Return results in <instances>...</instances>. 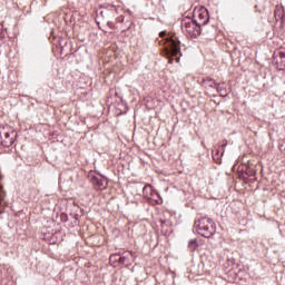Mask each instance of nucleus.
Listing matches in <instances>:
<instances>
[{
  "instance_id": "7",
  "label": "nucleus",
  "mask_w": 285,
  "mask_h": 285,
  "mask_svg": "<svg viewBox=\"0 0 285 285\" xmlns=\"http://www.w3.org/2000/svg\"><path fill=\"white\" fill-rule=\"evenodd\" d=\"M3 208H6V190H3V185L0 183V215L3 213Z\"/></svg>"
},
{
  "instance_id": "3",
  "label": "nucleus",
  "mask_w": 285,
  "mask_h": 285,
  "mask_svg": "<svg viewBox=\"0 0 285 285\" xmlns=\"http://www.w3.org/2000/svg\"><path fill=\"white\" fill-rule=\"evenodd\" d=\"M0 137L2 146L10 148L14 144V138L17 137V131L11 129L10 126H2L0 127Z\"/></svg>"
},
{
  "instance_id": "1",
  "label": "nucleus",
  "mask_w": 285,
  "mask_h": 285,
  "mask_svg": "<svg viewBox=\"0 0 285 285\" xmlns=\"http://www.w3.org/2000/svg\"><path fill=\"white\" fill-rule=\"evenodd\" d=\"M194 226L196 228V233L206 239H210V237L217 233V225L215 224V220L209 217H202L196 219Z\"/></svg>"
},
{
  "instance_id": "10",
  "label": "nucleus",
  "mask_w": 285,
  "mask_h": 285,
  "mask_svg": "<svg viewBox=\"0 0 285 285\" xmlns=\"http://www.w3.org/2000/svg\"><path fill=\"white\" fill-rule=\"evenodd\" d=\"M119 264H122V266H130L132 264V259H130V256L122 255L119 257Z\"/></svg>"
},
{
  "instance_id": "17",
  "label": "nucleus",
  "mask_w": 285,
  "mask_h": 285,
  "mask_svg": "<svg viewBox=\"0 0 285 285\" xmlns=\"http://www.w3.org/2000/svg\"><path fill=\"white\" fill-rule=\"evenodd\" d=\"M222 155H224V150H223Z\"/></svg>"
},
{
  "instance_id": "16",
  "label": "nucleus",
  "mask_w": 285,
  "mask_h": 285,
  "mask_svg": "<svg viewBox=\"0 0 285 285\" xmlns=\"http://www.w3.org/2000/svg\"><path fill=\"white\" fill-rule=\"evenodd\" d=\"M177 63H179V58H176Z\"/></svg>"
},
{
  "instance_id": "6",
  "label": "nucleus",
  "mask_w": 285,
  "mask_h": 285,
  "mask_svg": "<svg viewBox=\"0 0 285 285\" xmlns=\"http://www.w3.org/2000/svg\"><path fill=\"white\" fill-rule=\"evenodd\" d=\"M92 184L94 186H98L99 190H104L106 188V185L108 184L105 178L94 176L92 177Z\"/></svg>"
},
{
  "instance_id": "13",
  "label": "nucleus",
  "mask_w": 285,
  "mask_h": 285,
  "mask_svg": "<svg viewBox=\"0 0 285 285\" xmlns=\"http://www.w3.org/2000/svg\"><path fill=\"white\" fill-rule=\"evenodd\" d=\"M119 257H121V256H119V254H114V255L110 256L109 259H110V262L115 263V262H119Z\"/></svg>"
},
{
  "instance_id": "15",
  "label": "nucleus",
  "mask_w": 285,
  "mask_h": 285,
  "mask_svg": "<svg viewBox=\"0 0 285 285\" xmlns=\"http://www.w3.org/2000/svg\"><path fill=\"white\" fill-rule=\"evenodd\" d=\"M226 146H228V140H227V139H224V140H223V144H222V148H226Z\"/></svg>"
},
{
  "instance_id": "5",
  "label": "nucleus",
  "mask_w": 285,
  "mask_h": 285,
  "mask_svg": "<svg viewBox=\"0 0 285 285\" xmlns=\"http://www.w3.org/2000/svg\"><path fill=\"white\" fill-rule=\"evenodd\" d=\"M194 17H196L194 21L199 27L206 26V23H208V21L210 20L208 16V10L206 8H200L197 11H195Z\"/></svg>"
},
{
  "instance_id": "9",
  "label": "nucleus",
  "mask_w": 285,
  "mask_h": 285,
  "mask_svg": "<svg viewBox=\"0 0 285 285\" xmlns=\"http://www.w3.org/2000/svg\"><path fill=\"white\" fill-rule=\"evenodd\" d=\"M215 89L220 95V97H228V91L226 90L224 83H217Z\"/></svg>"
},
{
  "instance_id": "11",
  "label": "nucleus",
  "mask_w": 285,
  "mask_h": 285,
  "mask_svg": "<svg viewBox=\"0 0 285 285\" xmlns=\"http://www.w3.org/2000/svg\"><path fill=\"white\" fill-rule=\"evenodd\" d=\"M198 247H199V244H197V239L189 240L188 248L190 250H197Z\"/></svg>"
},
{
  "instance_id": "2",
  "label": "nucleus",
  "mask_w": 285,
  "mask_h": 285,
  "mask_svg": "<svg viewBox=\"0 0 285 285\" xmlns=\"http://www.w3.org/2000/svg\"><path fill=\"white\" fill-rule=\"evenodd\" d=\"M181 30L187 37H190V39H197L202 35V27H199L195 20H184Z\"/></svg>"
},
{
  "instance_id": "14",
  "label": "nucleus",
  "mask_w": 285,
  "mask_h": 285,
  "mask_svg": "<svg viewBox=\"0 0 285 285\" xmlns=\"http://www.w3.org/2000/svg\"><path fill=\"white\" fill-rule=\"evenodd\" d=\"M148 190H149V191L153 190V186L146 185V186L144 187V189H142V193L146 194V193H148Z\"/></svg>"
},
{
  "instance_id": "12",
  "label": "nucleus",
  "mask_w": 285,
  "mask_h": 285,
  "mask_svg": "<svg viewBox=\"0 0 285 285\" xmlns=\"http://www.w3.org/2000/svg\"><path fill=\"white\" fill-rule=\"evenodd\" d=\"M279 66L281 68H285V52L284 51H281L279 52Z\"/></svg>"
},
{
  "instance_id": "8",
  "label": "nucleus",
  "mask_w": 285,
  "mask_h": 285,
  "mask_svg": "<svg viewBox=\"0 0 285 285\" xmlns=\"http://www.w3.org/2000/svg\"><path fill=\"white\" fill-rule=\"evenodd\" d=\"M203 86L205 88H216L217 82L213 78L207 77L203 79Z\"/></svg>"
},
{
  "instance_id": "4",
  "label": "nucleus",
  "mask_w": 285,
  "mask_h": 285,
  "mask_svg": "<svg viewBox=\"0 0 285 285\" xmlns=\"http://www.w3.org/2000/svg\"><path fill=\"white\" fill-rule=\"evenodd\" d=\"M181 52V47H179V41L175 39H169L166 45V57L169 59L168 63H173V57Z\"/></svg>"
}]
</instances>
